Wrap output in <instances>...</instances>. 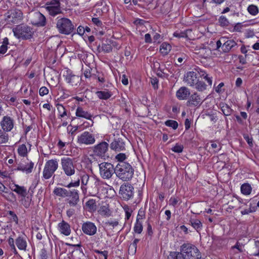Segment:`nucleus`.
<instances>
[{
  "label": "nucleus",
  "instance_id": "412c9836",
  "mask_svg": "<svg viewBox=\"0 0 259 259\" xmlns=\"http://www.w3.org/2000/svg\"><path fill=\"white\" fill-rule=\"evenodd\" d=\"M0 196L10 202L16 200L15 195L0 182Z\"/></svg>",
  "mask_w": 259,
  "mask_h": 259
},
{
  "label": "nucleus",
  "instance_id": "f704fd0d",
  "mask_svg": "<svg viewBox=\"0 0 259 259\" xmlns=\"http://www.w3.org/2000/svg\"><path fill=\"white\" fill-rule=\"evenodd\" d=\"M198 70L199 76L204 79L207 81L209 85L211 86L212 84V77L210 76L209 74L206 73L205 71L200 68V69H198Z\"/></svg>",
  "mask_w": 259,
  "mask_h": 259
},
{
  "label": "nucleus",
  "instance_id": "2eb2a0df",
  "mask_svg": "<svg viewBox=\"0 0 259 259\" xmlns=\"http://www.w3.org/2000/svg\"><path fill=\"white\" fill-rule=\"evenodd\" d=\"M119 194L123 199L128 200L134 195V187L128 183L124 184L120 187Z\"/></svg>",
  "mask_w": 259,
  "mask_h": 259
},
{
  "label": "nucleus",
  "instance_id": "052dcab7",
  "mask_svg": "<svg viewBox=\"0 0 259 259\" xmlns=\"http://www.w3.org/2000/svg\"><path fill=\"white\" fill-rule=\"evenodd\" d=\"M48 93H49V90L46 87H41L39 90V95L41 96H44L45 95H46Z\"/></svg>",
  "mask_w": 259,
  "mask_h": 259
},
{
  "label": "nucleus",
  "instance_id": "473e14b6",
  "mask_svg": "<svg viewBox=\"0 0 259 259\" xmlns=\"http://www.w3.org/2000/svg\"><path fill=\"white\" fill-rule=\"evenodd\" d=\"M199 52L197 53L198 54H200L201 56L203 58H207L211 54V50L208 47H206L204 45H202L199 49L198 50Z\"/></svg>",
  "mask_w": 259,
  "mask_h": 259
},
{
  "label": "nucleus",
  "instance_id": "69168bd1",
  "mask_svg": "<svg viewBox=\"0 0 259 259\" xmlns=\"http://www.w3.org/2000/svg\"><path fill=\"white\" fill-rule=\"evenodd\" d=\"M92 22L97 26L101 27L102 25L101 21L98 18H93Z\"/></svg>",
  "mask_w": 259,
  "mask_h": 259
},
{
  "label": "nucleus",
  "instance_id": "39448f33",
  "mask_svg": "<svg viewBox=\"0 0 259 259\" xmlns=\"http://www.w3.org/2000/svg\"><path fill=\"white\" fill-rule=\"evenodd\" d=\"M59 166V160L57 158L47 160L42 171V178L46 180L50 179Z\"/></svg>",
  "mask_w": 259,
  "mask_h": 259
},
{
  "label": "nucleus",
  "instance_id": "6e6d98bb",
  "mask_svg": "<svg viewBox=\"0 0 259 259\" xmlns=\"http://www.w3.org/2000/svg\"><path fill=\"white\" fill-rule=\"evenodd\" d=\"M145 217V211L143 208H140L138 213L137 217V221H140V220H143Z\"/></svg>",
  "mask_w": 259,
  "mask_h": 259
},
{
  "label": "nucleus",
  "instance_id": "bb28decb",
  "mask_svg": "<svg viewBox=\"0 0 259 259\" xmlns=\"http://www.w3.org/2000/svg\"><path fill=\"white\" fill-rule=\"evenodd\" d=\"M9 188L12 191L16 192L21 197H26L27 195V190L25 187L20 186L14 183L10 184Z\"/></svg>",
  "mask_w": 259,
  "mask_h": 259
},
{
  "label": "nucleus",
  "instance_id": "c85d7f7f",
  "mask_svg": "<svg viewBox=\"0 0 259 259\" xmlns=\"http://www.w3.org/2000/svg\"><path fill=\"white\" fill-rule=\"evenodd\" d=\"M58 228L59 232L65 236H69L71 233L70 225L64 220L58 224Z\"/></svg>",
  "mask_w": 259,
  "mask_h": 259
},
{
  "label": "nucleus",
  "instance_id": "bf43d9fd",
  "mask_svg": "<svg viewBox=\"0 0 259 259\" xmlns=\"http://www.w3.org/2000/svg\"><path fill=\"white\" fill-rule=\"evenodd\" d=\"M211 147L212 149H214V152L217 153L221 149V146L220 144H218V143H216L213 142L211 144Z\"/></svg>",
  "mask_w": 259,
  "mask_h": 259
},
{
  "label": "nucleus",
  "instance_id": "49530a36",
  "mask_svg": "<svg viewBox=\"0 0 259 259\" xmlns=\"http://www.w3.org/2000/svg\"><path fill=\"white\" fill-rule=\"evenodd\" d=\"M195 89L199 92H203L206 89V84L202 81H197L195 84Z\"/></svg>",
  "mask_w": 259,
  "mask_h": 259
},
{
  "label": "nucleus",
  "instance_id": "f3484780",
  "mask_svg": "<svg viewBox=\"0 0 259 259\" xmlns=\"http://www.w3.org/2000/svg\"><path fill=\"white\" fill-rule=\"evenodd\" d=\"M0 126L2 129L5 131L7 132H11L15 126V120L13 117L8 115H5L3 116L0 121Z\"/></svg>",
  "mask_w": 259,
  "mask_h": 259
},
{
  "label": "nucleus",
  "instance_id": "8fccbe9b",
  "mask_svg": "<svg viewBox=\"0 0 259 259\" xmlns=\"http://www.w3.org/2000/svg\"><path fill=\"white\" fill-rule=\"evenodd\" d=\"M165 125L167 126L171 127L174 130H176L178 127V122L173 120H166L165 122Z\"/></svg>",
  "mask_w": 259,
  "mask_h": 259
},
{
  "label": "nucleus",
  "instance_id": "a18cd8bd",
  "mask_svg": "<svg viewBox=\"0 0 259 259\" xmlns=\"http://www.w3.org/2000/svg\"><path fill=\"white\" fill-rule=\"evenodd\" d=\"M17 150L19 155L23 157L26 156L28 153L27 148L25 144L20 145Z\"/></svg>",
  "mask_w": 259,
  "mask_h": 259
},
{
  "label": "nucleus",
  "instance_id": "a211bd4d",
  "mask_svg": "<svg viewBox=\"0 0 259 259\" xmlns=\"http://www.w3.org/2000/svg\"><path fill=\"white\" fill-rule=\"evenodd\" d=\"M108 143L104 141L102 142L93 147L94 155L99 157H104L108 150Z\"/></svg>",
  "mask_w": 259,
  "mask_h": 259
},
{
  "label": "nucleus",
  "instance_id": "4468645a",
  "mask_svg": "<svg viewBox=\"0 0 259 259\" xmlns=\"http://www.w3.org/2000/svg\"><path fill=\"white\" fill-rule=\"evenodd\" d=\"M103 183V182L97 177H92L90 182L87 186L89 190V195L92 196H96L98 192L99 187Z\"/></svg>",
  "mask_w": 259,
  "mask_h": 259
},
{
  "label": "nucleus",
  "instance_id": "79ce46f5",
  "mask_svg": "<svg viewBox=\"0 0 259 259\" xmlns=\"http://www.w3.org/2000/svg\"><path fill=\"white\" fill-rule=\"evenodd\" d=\"M167 259H185L181 252L171 251L167 256Z\"/></svg>",
  "mask_w": 259,
  "mask_h": 259
},
{
  "label": "nucleus",
  "instance_id": "338daca9",
  "mask_svg": "<svg viewBox=\"0 0 259 259\" xmlns=\"http://www.w3.org/2000/svg\"><path fill=\"white\" fill-rule=\"evenodd\" d=\"M178 203V200L175 197H171L169 199L170 205L175 206Z\"/></svg>",
  "mask_w": 259,
  "mask_h": 259
},
{
  "label": "nucleus",
  "instance_id": "4be33fe9",
  "mask_svg": "<svg viewBox=\"0 0 259 259\" xmlns=\"http://www.w3.org/2000/svg\"><path fill=\"white\" fill-rule=\"evenodd\" d=\"M81 230L84 234L93 236L97 233V228L94 223L87 221L82 224Z\"/></svg>",
  "mask_w": 259,
  "mask_h": 259
},
{
  "label": "nucleus",
  "instance_id": "7ed1b4c3",
  "mask_svg": "<svg viewBox=\"0 0 259 259\" xmlns=\"http://www.w3.org/2000/svg\"><path fill=\"white\" fill-rule=\"evenodd\" d=\"M56 27L60 33L66 35L71 34L74 29L71 21L65 17L57 18Z\"/></svg>",
  "mask_w": 259,
  "mask_h": 259
},
{
  "label": "nucleus",
  "instance_id": "c03bdc74",
  "mask_svg": "<svg viewBox=\"0 0 259 259\" xmlns=\"http://www.w3.org/2000/svg\"><path fill=\"white\" fill-rule=\"evenodd\" d=\"M221 110L224 115L225 116L231 115L232 112V109L226 104H222Z\"/></svg>",
  "mask_w": 259,
  "mask_h": 259
},
{
  "label": "nucleus",
  "instance_id": "c9c22d12",
  "mask_svg": "<svg viewBox=\"0 0 259 259\" xmlns=\"http://www.w3.org/2000/svg\"><path fill=\"white\" fill-rule=\"evenodd\" d=\"M98 212L104 217H109L111 214V211L108 205L101 206L98 210Z\"/></svg>",
  "mask_w": 259,
  "mask_h": 259
},
{
  "label": "nucleus",
  "instance_id": "20e7f679",
  "mask_svg": "<svg viewBox=\"0 0 259 259\" xmlns=\"http://www.w3.org/2000/svg\"><path fill=\"white\" fill-rule=\"evenodd\" d=\"M61 167L64 174L67 177H71L75 173L76 164L74 160L68 157L61 159Z\"/></svg>",
  "mask_w": 259,
  "mask_h": 259
},
{
  "label": "nucleus",
  "instance_id": "dca6fc26",
  "mask_svg": "<svg viewBox=\"0 0 259 259\" xmlns=\"http://www.w3.org/2000/svg\"><path fill=\"white\" fill-rule=\"evenodd\" d=\"M198 69H200V68H194L184 75V81L191 87L195 85L198 80L197 77V75H199Z\"/></svg>",
  "mask_w": 259,
  "mask_h": 259
},
{
  "label": "nucleus",
  "instance_id": "37998d69",
  "mask_svg": "<svg viewBox=\"0 0 259 259\" xmlns=\"http://www.w3.org/2000/svg\"><path fill=\"white\" fill-rule=\"evenodd\" d=\"M104 225L106 227H112L114 228L119 225V222L116 219H110L104 222Z\"/></svg>",
  "mask_w": 259,
  "mask_h": 259
},
{
  "label": "nucleus",
  "instance_id": "0eeeda50",
  "mask_svg": "<svg viewBox=\"0 0 259 259\" xmlns=\"http://www.w3.org/2000/svg\"><path fill=\"white\" fill-rule=\"evenodd\" d=\"M100 175L103 179H109L116 172V167L114 168L111 163L103 162L99 164Z\"/></svg>",
  "mask_w": 259,
  "mask_h": 259
},
{
  "label": "nucleus",
  "instance_id": "393cba45",
  "mask_svg": "<svg viewBox=\"0 0 259 259\" xmlns=\"http://www.w3.org/2000/svg\"><path fill=\"white\" fill-rule=\"evenodd\" d=\"M203 100L197 93L192 94L187 102V105L190 107H198L201 105Z\"/></svg>",
  "mask_w": 259,
  "mask_h": 259
},
{
  "label": "nucleus",
  "instance_id": "cd10ccee",
  "mask_svg": "<svg viewBox=\"0 0 259 259\" xmlns=\"http://www.w3.org/2000/svg\"><path fill=\"white\" fill-rule=\"evenodd\" d=\"M190 95V90L185 87H181L176 92V97L180 100H187Z\"/></svg>",
  "mask_w": 259,
  "mask_h": 259
},
{
  "label": "nucleus",
  "instance_id": "b1692460",
  "mask_svg": "<svg viewBox=\"0 0 259 259\" xmlns=\"http://www.w3.org/2000/svg\"><path fill=\"white\" fill-rule=\"evenodd\" d=\"M63 77L66 82L71 85H76L79 81V76L74 74L72 71L69 69L64 71Z\"/></svg>",
  "mask_w": 259,
  "mask_h": 259
},
{
  "label": "nucleus",
  "instance_id": "6ab92c4d",
  "mask_svg": "<svg viewBox=\"0 0 259 259\" xmlns=\"http://www.w3.org/2000/svg\"><path fill=\"white\" fill-rule=\"evenodd\" d=\"M75 115L78 118H84L90 120L91 123L88 122L90 126H92L94 124L93 118L94 116L89 111L85 110L82 107L78 106L76 109Z\"/></svg>",
  "mask_w": 259,
  "mask_h": 259
},
{
  "label": "nucleus",
  "instance_id": "1a4fd4ad",
  "mask_svg": "<svg viewBox=\"0 0 259 259\" xmlns=\"http://www.w3.org/2000/svg\"><path fill=\"white\" fill-rule=\"evenodd\" d=\"M237 43L233 39L225 40L224 37L217 41L216 50H219L222 48V51L225 53L229 52L232 49L237 46Z\"/></svg>",
  "mask_w": 259,
  "mask_h": 259
},
{
  "label": "nucleus",
  "instance_id": "ea45409f",
  "mask_svg": "<svg viewBox=\"0 0 259 259\" xmlns=\"http://www.w3.org/2000/svg\"><path fill=\"white\" fill-rule=\"evenodd\" d=\"M252 188L248 183H244L241 186V193L245 195H248L251 193Z\"/></svg>",
  "mask_w": 259,
  "mask_h": 259
},
{
  "label": "nucleus",
  "instance_id": "4c0bfd02",
  "mask_svg": "<svg viewBox=\"0 0 259 259\" xmlns=\"http://www.w3.org/2000/svg\"><path fill=\"white\" fill-rule=\"evenodd\" d=\"M56 106L58 111V117L59 118H62L67 116V110L63 105L57 104Z\"/></svg>",
  "mask_w": 259,
  "mask_h": 259
},
{
  "label": "nucleus",
  "instance_id": "7c9ffc66",
  "mask_svg": "<svg viewBox=\"0 0 259 259\" xmlns=\"http://www.w3.org/2000/svg\"><path fill=\"white\" fill-rule=\"evenodd\" d=\"M69 190L61 188V187H56L53 190V193L57 196L61 197L62 198L67 197L68 195Z\"/></svg>",
  "mask_w": 259,
  "mask_h": 259
},
{
  "label": "nucleus",
  "instance_id": "5701e85b",
  "mask_svg": "<svg viewBox=\"0 0 259 259\" xmlns=\"http://www.w3.org/2000/svg\"><path fill=\"white\" fill-rule=\"evenodd\" d=\"M7 20L9 23H18L22 19L23 14L20 10H13L8 13Z\"/></svg>",
  "mask_w": 259,
  "mask_h": 259
},
{
  "label": "nucleus",
  "instance_id": "864d4df0",
  "mask_svg": "<svg viewBox=\"0 0 259 259\" xmlns=\"http://www.w3.org/2000/svg\"><path fill=\"white\" fill-rule=\"evenodd\" d=\"M219 22L222 26H227L229 24L228 20L224 16H221L220 17Z\"/></svg>",
  "mask_w": 259,
  "mask_h": 259
},
{
  "label": "nucleus",
  "instance_id": "f03ea898",
  "mask_svg": "<svg viewBox=\"0 0 259 259\" xmlns=\"http://www.w3.org/2000/svg\"><path fill=\"white\" fill-rule=\"evenodd\" d=\"M181 251L185 259H200L201 255L198 249L190 243H184L181 246Z\"/></svg>",
  "mask_w": 259,
  "mask_h": 259
},
{
  "label": "nucleus",
  "instance_id": "e433bc0d",
  "mask_svg": "<svg viewBox=\"0 0 259 259\" xmlns=\"http://www.w3.org/2000/svg\"><path fill=\"white\" fill-rule=\"evenodd\" d=\"M171 46L166 42H163L160 46V52L165 56L168 54L171 50Z\"/></svg>",
  "mask_w": 259,
  "mask_h": 259
},
{
  "label": "nucleus",
  "instance_id": "a878e982",
  "mask_svg": "<svg viewBox=\"0 0 259 259\" xmlns=\"http://www.w3.org/2000/svg\"><path fill=\"white\" fill-rule=\"evenodd\" d=\"M110 148L116 152L125 150V144L122 139L116 138L111 143Z\"/></svg>",
  "mask_w": 259,
  "mask_h": 259
},
{
  "label": "nucleus",
  "instance_id": "3c124183",
  "mask_svg": "<svg viewBox=\"0 0 259 259\" xmlns=\"http://www.w3.org/2000/svg\"><path fill=\"white\" fill-rule=\"evenodd\" d=\"M101 49L104 53H109L112 51V47L111 44L104 42L102 44Z\"/></svg>",
  "mask_w": 259,
  "mask_h": 259
},
{
  "label": "nucleus",
  "instance_id": "9d476101",
  "mask_svg": "<svg viewBox=\"0 0 259 259\" xmlns=\"http://www.w3.org/2000/svg\"><path fill=\"white\" fill-rule=\"evenodd\" d=\"M46 9L49 14L55 16L62 13L61 3L59 0H51L46 5Z\"/></svg>",
  "mask_w": 259,
  "mask_h": 259
},
{
  "label": "nucleus",
  "instance_id": "f8f14e48",
  "mask_svg": "<svg viewBox=\"0 0 259 259\" xmlns=\"http://www.w3.org/2000/svg\"><path fill=\"white\" fill-rule=\"evenodd\" d=\"M31 24L37 26H44L46 24V17L39 12L32 13L29 16Z\"/></svg>",
  "mask_w": 259,
  "mask_h": 259
},
{
  "label": "nucleus",
  "instance_id": "9b49d317",
  "mask_svg": "<svg viewBox=\"0 0 259 259\" xmlns=\"http://www.w3.org/2000/svg\"><path fill=\"white\" fill-rule=\"evenodd\" d=\"M95 141L94 135L88 131L82 133L77 137V143L79 144L93 145L95 143Z\"/></svg>",
  "mask_w": 259,
  "mask_h": 259
},
{
  "label": "nucleus",
  "instance_id": "09e8293b",
  "mask_svg": "<svg viewBox=\"0 0 259 259\" xmlns=\"http://www.w3.org/2000/svg\"><path fill=\"white\" fill-rule=\"evenodd\" d=\"M248 13L252 16H255L258 13V9L257 6L254 5H249L248 7Z\"/></svg>",
  "mask_w": 259,
  "mask_h": 259
},
{
  "label": "nucleus",
  "instance_id": "13d9d810",
  "mask_svg": "<svg viewBox=\"0 0 259 259\" xmlns=\"http://www.w3.org/2000/svg\"><path fill=\"white\" fill-rule=\"evenodd\" d=\"M140 240L139 239H135L132 244L129 247V249H133V253H135L136 252L137 248V243L139 242Z\"/></svg>",
  "mask_w": 259,
  "mask_h": 259
},
{
  "label": "nucleus",
  "instance_id": "c756f323",
  "mask_svg": "<svg viewBox=\"0 0 259 259\" xmlns=\"http://www.w3.org/2000/svg\"><path fill=\"white\" fill-rule=\"evenodd\" d=\"M15 243L19 249L24 251L26 250L27 244L25 236H18L15 240Z\"/></svg>",
  "mask_w": 259,
  "mask_h": 259
},
{
  "label": "nucleus",
  "instance_id": "0e129e2a",
  "mask_svg": "<svg viewBox=\"0 0 259 259\" xmlns=\"http://www.w3.org/2000/svg\"><path fill=\"white\" fill-rule=\"evenodd\" d=\"M115 158L120 162H124L123 161L125 159L126 156L124 153H119L116 156Z\"/></svg>",
  "mask_w": 259,
  "mask_h": 259
},
{
  "label": "nucleus",
  "instance_id": "2f4dec72",
  "mask_svg": "<svg viewBox=\"0 0 259 259\" xmlns=\"http://www.w3.org/2000/svg\"><path fill=\"white\" fill-rule=\"evenodd\" d=\"M189 222L192 227L198 233H199V232L202 230L203 225L200 220L196 219H191Z\"/></svg>",
  "mask_w": 259,
  "mask_h": 259
},
{
  "label": "nucleus",
  "instance_id": "680f3d73",
  "mask_svg": "<svg viewBox=\"0 0 259 259\" xmlns=\"http://www.w3.org/2000/svg\"><path fill=\"white\" fill-rule=\"evenodd\" d=\"M94 252L97 254H100L102 255L104 259H107L108 252L107 250L100 251L97 249L94 250Z\"/></svg>",
  "mask_w": 259,
  "mask_h": 259
},
{
  "label": "nucleus",
  "instance_id": "de8ad7c7",
  "mask_svg": "<svg viewBox=\"0 0 259 259\" xmlns=\"http://www.w3.org/2000/svg\"><path fill=\"white\" fill-rule=\"evenodd\" d=\"M143 231L142 223L140 221H137L134 225V231L137 234H141Z\"/></svg>",
  "mask_w": 259,
  "mask_h": 259
},
{
  "label": "nucleus",
  "instance_id": "ddd939ff",
  "mask_svg": "<svg viewBox=\"0 0 259 259\" xmlns=\"http://www.w3.org/2000/svg\"><path fill=\"white\" fill-rule=\"evenodd\" d=\"M16 164L17 166L14 170L21 171L27 174L32 171L34 166V163L28 159L21 160L19 162H17Z\"/></svg>",
  "mask_w": 259,
  "mask_h": 259
},
{
  "label": "nucleus",
  "instance_id": "603ef678",
  "mask_svg": "<svg viewBox=\"0 0 259 259\" xmlns=\"http://www.w3.org/2000/svg\"><path fill=\"white\" fill-rule=\"evenodd\" d=\"M21 204L25 207L28 208L30 204L31 199L28 197H21Z\"/></svg>",
  "mask_w": 259,
  "mask_h": 259
},
{
  "label": "nucleus",
  "instance_id": "e2e57ef3",
  "mask_svg": "<svg viewBox=\"0 0 259 259\" xmlns=\"http://www.w3.org/2000/svg\"><path fill=\"white\" fill-rule=\"evenodd\" d=\"M124 209L125 213V219L128 220L131 216L132 211L127 206H125Z\"/></svg>",
  "mask_w": 259,
  "mask_h": 259
},
{
  "label": "nucleus",
  "instance_id": "4d7b16f0",
  "mask_svg": "<svg viewBox=\"0 0 259 259\" xmlns=\"http://www.w3.org/2000/svg\"><path fill=\"white\" fill-rule=\"evenodd\" d=\"M0 178L6 179L7 180H11V175L7 171H0Z\"/></svg>",
  "mask_w": 259,
  "mask_h": 259
},
{
  "label": "nucleus",
  "instance_id": "5fc2aeb1",
  "mask_svg": "<svg viewBox=\"0 0 259 259\" xmlns=\"http://www.w3.org/2000/svg\"><path fill=\"white\" fill-rule=\"evenodd\" d=\"M184 147L182 145L176 144L172 148L171 150L175 153H182L183 151Z\"/></svg>",
  "mask_w": 259,
  "mask_h": 259
},
{
  "label": "nucleus",
  "instance_id": "423d86ee",
  "mask_svg": "<svg viewBox=\"0 0 259 259\" xmlns=\"http://www.w3.org/2000/svg\"><path fill=\"white\" fill-rule=\"evenodd\" d=\"M14 35L18 38L28 39L31 38L33 34L32 28L25 25H19L13 28Z\"/></svg>",
  "mask_w": 259,
  "mask_h": 259
},
{
  "label": "nucleus",
  "instance_id": "774afa93",
  "mask_svg": "<svg viewBox=\"0 0 259 259\" xmlns=\"http://www.w3.org/2000/svg\"><path fill=\"white\" fill-rule=\"evenodd\" d=\"M8 50V47L6 45H2L0 47V54H5Z\"/></svg>",
  "mask_w": 259,
  "mask_h": 259
},
{
  "label": "nucleus",
  "instance_id": "f257e3e1",
  "mask_svg": "<svg viewBox=\"0 0 259 259\" xmlns=\"http://www.w3.org/2000/svg\"><path fill=\"white\" fill-rule=\"evenodd\" d=\"M115 174L120 179L123 181H128L133 176L134 169L129 163L120 162L116 166Z\"/></svg>",
  "mask_w": 259,
  "mask_h": 259
},
{
  "label": "nucleus",
  "instance_id": "6e6552de",
  "mask_svg": "<svg viewBox=\"0 0 259 259\" xmlns=\"http://www.w3.org/2000/svg\"><path fill=\"white\" fill-rule=\"evenodd\" d=\"M91 178V177H90L89 175L84 174L80 176V179L78 178L77 180L74 182L71 181L66 187L68 188L71 187H77L80 185V180L81 184V189L82 193L84 195H86L87 194V186L90 182Z\"/></svg>",
  "mask_w": 259,
  "mask_h": 259
},
{
  "label": "nucleus",
  "instance_id": "aec40b11",
  "mask_svg": "<svg viewBox=\"0 0 259 259\" xmlns=\"http://www.w3.org/2000/svg\"><path fill=\"white\" fill-rule=\"evenodd\" d=\"M67 203L71 207H76L79 202V191L76 189L69 190V194L67 196Z\"/></svg>",
  "mask_w": 259,
  "mask_h": 259
},
{
  "label": "nucleus",
  "instance_id": "58836bf2",
  "mask_svg": "<svg viewBox=\"0 0 259 259\" xmlns=\"http://www.w3.org/2000/svg\"><path fill=\"white\" fill-rule=\"evenodd\" d=\"M6 131L0 129V145L7 143L9 139V135Z\"/></svg>",
  "mask_w": 259,
  "mask_h": 259
},
{
  "label": "nucleus",
  "instance_id": "a19ab883",
  "mask_svg": "<svg viewBox=\"0 0 259 259\" xmlns=\"http://www.w3.org/2000/svg\"><path fill=\"white\" fill-rule=\"evenodd\" d=\"M89 211H94L96 210L97 205L96 200L93 199H89L85 203Z\"/></svg>",
  "mask_w": 259,
  "mask_h": 259
},
{
  "label": "nucleus",
  "instance_id": "72a5a7b5",
  "mask_svg": "<svg viewBox=\"0 0 259 259\" xmlns=\"http://www.w3.org/2000/svg\"><path fill=\"white\" fill-rule=\"evenodd\" d=\"M96 94L100 99L102 100H107L112 96V93L107 90L97 91Z\"/></svg>",
  "mask_w": 259,
  "mask_h": 259
}]
</instances>
